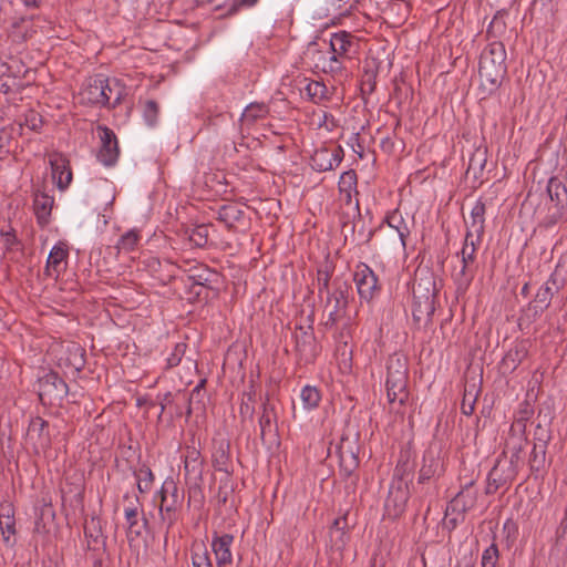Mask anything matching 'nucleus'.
<instances>
[{"mask_svg":"<svg viewBox=\"0 0 567 567\" xmlns=\"http://www.w3.org/2000/svg\"><path fill=\"white\" fill-rule=\"evenodd\" d=\"M480 76L483 86L494 92L507 74L506 50L501 41H494L483 50L480 58Z\"/></svg>","mask_w":567,"mask_h":567,"instance_id":"1","label":"nucleus"},{"mask_svg":"<svg viewBox=\"0 0 567 567\" xmlns=\"http://www.w3.org/2000/svg\"><path fill=\"white\" fill-rule=\"evenodd\" d=\"M386 370L385 388L391 410L403 414L404 412L401 408L405 405L410 396L408 390V364L405 359L399 355L390 357Z\"/></svg>","mask_w":567,"mask_h":567,"instance_id":"2","label":"nucleus"},{"mask_svg":"<svg viewBox=\"0 0 567 567\" xmlns=\"http://www.w3.org/2000/svg\"><path fill=\"white\" fill-rule=\"evenodd\" d=\"M436 286L431 277L420 279L413 285L412 316L414 322L427 327L435 311Z\"/></svg>","mask_w":567,"mask_h":567,"instance_id":"3","label":"nucleus"},{"mask_svg":"<svg viewBox=\"0 0 567 567\" xmlns=\"http://www.w3.org/2000/svg\"><path fill=\"white\" fill-rule=\"evenodd\" d=\"M563 280L558 279L557 269L538 288L534 299L528 303L519 318V324L523 322L532 323L550 306L554 296L563 288Z\"/></svg>","mask_w":567,"mask_h":567,"instance_id":"4","label":"nucleus"},{"mask_svg":"<svg viewBox=\"0 0 567 567\" xmlns=\"http://www.w3.org/2000/svg\"><path fill=\"white\" fill-rule=\"evenodd\" d=\"M546 192L549 203L543 223L546 227H553L567 219V188L559 178L551 177L547 183Z\"/></svg>","mask_w":567,"mask_h":567,"instance_id":"5","label":"nucleus"},{"mask_svg":"<svg viewBox=\"0 0 567 567\" xmlns=\"http://www.w3.org/2000/svg\"><path fill=\"white\" fill-rule=\"evenodd\" d=\"M159 515L164 523L167 524V530L176 523V511L182 505L183 494L179 493L176 482L172 477H167L161 488Z\"/></svg>","mask_w":567,"mask_h":567,"instance_id":"6","label":"nucleus"},{"mask_svg":"<svg viewBox=\"0 0 567 567\" xmlns=\"http://www.w3.org/2000/svg\"><path fill=\"white\" fill-rule=\"evenodd\" d=\"M358 50V39L347 31L333 33L328 43V53L338 60L344 74H347V63L352 61Z\"/></svg>","mask_w":567,"mask_h":567,"instance_id":"7","label":"nucleus"},{"mask_svg":"<svg viewBox=\"0 0 567 567\" xmlns=\"http://www.w3.org/2000/svg\"><path fill=\"white\" fill-rule=\"evenodd\" d=\"M68 392V384L54 371H50L39 379V398L43 404H61Z\"/></svg>","mask_w":567,"mask_h":567,"instance_id":"8","label":"nucleus"},{"mask_svg":"<svg viewBox=\"0 0 567 567\" xmlns=\"http://www.w3.org/2000/svg\"><path fill=\"white\" fill-rule=\"evenodd\" d=\"M353 279L360 298L365 301L372 300L381 289L377 275L367 264L357 266Z\"/></svg>","mask_w":567,"mask_h":567,"instance_id":"9","label":"nucleus"},{"mask_svg":"<svg viewBox=\"0 0 567 567\" xmlns=\"http://www.w3.org/2000/svg\"><path fill=\"white\" fill-rule=\"evenodd\" d=\"M96 131L101 141L97 159L105 166H113L120 156L117 137L111 128L104 125H99Z\"/></svg>","mask_w":567,"mask_h":567,"instance_id":"10","label":"nucleus"},{"mask_svg":"<svg viewBox=\"0 0 567 567\" xmlns=\"http://www.w3.org/2000/svg\"><path fill=\"white\" fill-rule=\"evenodd\" d=\"M515 468L508 464L505 454L503 453L497 460L495 465L488 473L486 493L493 494L499 487L512 483L516 477Z\"/></svg>","mask_w":567,"mask_h":567,"instance_id":"11","label":"nucleus"},{"mask_svg":"<svg viewBox=\"0 0 567 567\" xmlns=\"http://www.w3.org/2000/svg\"><path fill=\"white\" fill-rule=\"evenodd\" d=\"M307 56H310L313 66L323 73L332 74L339 79L347 76V74L342 72V66L339 64L338 60L328 53V48L321 49L318 47V43L311 42L308 48Z\"/></svg>","mask_w":567,"mask_h":567,"instance_id":"12","label":"nucleus"},{"mask_svg":"<svg viewBox=\"0 0 567 567\" xmlns=\"http://www.w3.org/2000/svg\"><path fill=\"white\" fill-rule=\"evenodd\" d=\"M474 481L466 482L462 489L452 498L445 509V515L450 516L457 514V516L465 517V513L472 509L477 499V492L473 488Z\"/></svg>","mask_w":567,"mask_h":567,"instance_id":"13","label":"nucleus"},{"mask_svg":"<svg viewBox=\"0 0 567 567\" xmlns=\"http://www.w3.org/2000/svg\"><path fill=\"white\" fill-rule=\"evenodd\" d=\"M326 309L329 311L326 326L336 324L346 313L348 307V286L338 285L331 293L327 296Z\"/></svg>","mask_w":567,"mask_h":567,"instance_id":"14","label":"nucleus"},{"mask_svg":"<svg viewBox=\"0 0 567 567\" xmlns=\"http://www.w3.org/2000/svg\"><path fill=\"white\" fill-rule=\"evenodd\" d=\"M350 527L348 514H344L343 516L336 518L330 528V546L332 555H334L338 560L342 559L343 550L350 539Z\"/></svg>","mask_w":567,"mask_h":567,"instance_id":"15","label":"nucleus"},{"mask_svg":"<svg viewBox=\"0 0 567 567\" xmlns=\"http://www.w3.org/2000/svg\"><path fill=\"white\" fill-rule=\"evenodd\" d=\"M106 78L102 75H95L89 78L80 92L82 103L95 104V105H107V97L105 95Z\"/></svg>","mask_w":567,"mask_h":567,"instance_id":"16","label":"nucleus"},{"mask_svg":"<svg viewBox=\"0 0 567 567\" xmlns=\"http://www.w3.org/2000/svg\"><path fill=\"white\" fill-rule=\"evenodd\" d=\"M379 230H386L394 245H399L402 249L406 247V237L410 234L409 227L404 221L402 215L394 210L386 215Z\"/></svg>","mask_w":567,"mask_h":567,"instance_id":"17","label":"nucleus"},{"mask_svg":"<svg viewBox=\"0 0 567 567\" xmlns=\"http://www.w3.org/2000/svg\"><path fill=\"white\" fill-rule=\"evenodd\" d=\"M52 178L60 190H65L72 182L70 161L59 152L49 154Z\"/></svg>","mask_w":567,"mask_h":567,"instance_id":"18","label":"nucleus"},{"mask_svg":"<svg viewBox=\"0 0 567 567\" xmlns=\"http://www.w3.org/2000/svg\"><path fill=\"white\" fill-rule=\"evenodd\" d=\"M14 507L11 503L4 502L0 505V534L6 547H13L17 543V524Z\"/></svg>","mask_w":567,"mask_h":567,"instance_id":"19","label":"nucleus"},{"mask_svg":"<svg viewBox=\"0 0 567 567\" xmlns=\"http://www.w3.org/2000/svg\"><path fill=\"white\" fill-rule=\"evenodd\" d=\"M343 158V151L340 146L316 150L311 156V167L317 172H327L337 167Z\"/></svg>","mask_w":567,"mask_h":567,"instance_id":"20","label":"nucleus"},{"mask_svg":"<svg viewBox=\"0 0 567 567\" xmlns=\"http://www.w3.org/2000/svg\"><path fill=\"white\" fill-rule=\"evenodd\" d=\"M217 219L224 223L225 226L233 231H244L247 227L245 210L235 203L223 205L218 209Z\"/></svg>","mask_w":567,"mask_h":567,"instance_id":"21","label":"nucleus"},{"mask_svg":"<svg viewBox=\"0 0 567 567\" xmlns=\"http://www.w3.org/2000/svg\"><path fill=\"white\" fill-rule=\"evenodd\" d=\"M69 249L64 243L54 245L49 254L44 274L45 276L58 279L59 276L66 269Z\"/></svg>","mask_w":567,"mask_h":567,"instance_id":"22","label":"nucleus"},{"mask_svg":"<svg viewBox=\"0 0 567 567\" xmlns=\"http://www.w3.org/2000/svg\"><path fill=\"white\" fill-rule=\"evenodd\" d=\"M296 352L300 360L311 362L316 358V338L312 329L305 330L302 327L297 328L295 332Z\"/></svg>","mask_w":567,"mask_h":567,"instance_id":"23","label":"nucleus"},{"mask_svg":"<svg viewBox=\"0 0 567 567\" xmlns=\"http://www.w3.org/2000/svg\"><path fill=\"white\" fill-rule=\"evenodd\" d=\"M54 206V197L41 189L33 192V212L38 223L47 226L50 223L51 213Z\"/></svg>","mask_w":567,"mask_h":567,"instance_id":"24","label":"nucleus"},{"mask_svg":"<svg viewBox=\"0 0 567 567\" xmlns=\"http://www.w3.org/2000/svg\"><path fill=\"white\" fill-rule=\"evenodd\" d=\"M204 461L199 451L194 446L186 447L184 460L185 481H202L203 480Z\"/></svg>","mask_w":567,"mask_h":567,"instance_id":"25","label":"nucleus"},{"mask_svg":"<svg viewBox=\"0 0 567 567\" xmlns=\"http://www.w3.org/2000/svg\"><path fill=\"white\" fill-rule=\"evenodd\" d=\"M234 542V536L224 534L215 537L212 542V548L215 554L216 564L218 567H225L233 561L230 546Z\"/></svg>","mask_w":567,"mask_h":567,"instance_id":"26","label":"nucleus"},{"mask_svg":"<svg viewBox=\"0 0 567 567\" xmlns=\"http://www.w3.org/2000/svg\"><path fill=\"white\" fill-rule=\"evenodd\" d=\"M339 457H340V473L351 480V484L355 485L358 482V475H355V471L359 466V458L352 451V449H346L344 445H341L339 449Z\"/></svg>","mask_w":567,"mask_h":567,"instance_id":"27","label":"nucleus"},{"mask_svg":"<svg viewBox=\"0 0 567 567\" xmlns=\"http://www.w3.org/2000/svg\"><path fill=\"white\" fill-rule=\"evenodd\" d=\"M276 419L275 408L269 404V399L266 398L262 402V412L259 417L260 439L262 442H265L267 437H274L276 435Z\"/></svg>","mask_w":567,"mask_h":567,"instance_id":"28","label":"nucleus"},{"mask_svg":"<svg viewBox=\"0 0 567 567\" xmlns=\"http://www.w3.org/2000/svg\"><path fill=\"white\" fill-rule=\"evenodd\" d=\"M443 467V462L439 454L429 450L423 455V463L419 472V483L423 484L434 477Z\"/></svg>","mask_w":567,"mask_h":567,"instance_id":"29","label":"nucleus"},{"mask_svg":"<svg viewBox=\"0 0 567 567\" xmlns=\"http://www.w3.org/2000/svg\"><path fill=\"white\" fill-rule=\"evenodd\" d=\"M84 536L87 540L90 550H100L105 546V537L103 536L101 523L99 518L91 517L84 524Z\"/></svg>","mask_w":567,"mask_h":567,"instance_id":"30","label":"nucleus"},{"mask_svg":"<svg viewBox=\"0 0 567 567\" xmlns=\"http://www.w3.org/2000/svg\"><path fill=\"white\" fill-rule=\"evenodd\" d=\"M549 437L547 435L537 436L529 455L528 464L532 472H539L545 468L546 450Z\"/></svg>","mask_w":567,"mask_h":567,"instance_id":"31","label":"nucleus"},{"mask_svg":"<svg viewBox=\"0 0 567 567\" xmlns=\"http://www.w3.org/2000/svg\"><path fill=\"white\" fill-rule=\"evenodd\" d=\"M406 501V492L400 485H392L389 489V494L385 499V508L389 512V514H392L393 516H399L404 511Z\"/></svg>","mask_w":567,"mask_h":567,"instance_id":"32","label":"nucleus"},{"mask_svg":"<svg viewBox=\"0 0 567 567\" xmlns=\"http://www.w3.org/2000/svg\"><path fill=\"white\" fill-rule=\"evenodd\" d=\"M534 414V406L527 401L519 403L518 410L515 413L514 422L511 425V433L525 436L526 423Z\"/></svg>","mask_w":567,"mask_h":567,"instance_id":"33","label":"nucleus"},{"mask_svg":"<svg viewBox=\"0 0 567 567\" xmlns=\"http://www.w3.org/2000/svg\"><path fill=\"white\" fill-rule=\"evenodd\" d=\"M28 435L30 439H35L41 446L50 445L49 423L40 416L31 419Z\"/></svg>","mask_w":567,"mask_h":567,"instance_id":"34","label":"nucleus"},{"mask_svg":"<svg viewBox=\"0 0 567 567\" xmlns=\"http://www.w3.org/2000/svg\"><path fill=\"white\" fill-rule=\"evenodd\" d=\"M124 516L127 524V538L132 542L142 535L144 528L147 526V519L144 518L142 523L138 522L137 507L125 508Z\"/></svg>","mask_w":567,"mask_h":567,"instance_id":"35","label":"nucleus"},{"mask_svg":"<svg viewBox=\"0 0 567 567\" xmlns=\"http://www.w3.org/2000/svg\"><path fill=\"white\" fill-rule=\"evenodd\" d=\"M485 212V204L482 200H477L471 212V223L467 230L475 231L477 237H482L484 234Z\"/></svg>","mask_w":567,"mask_h":567,"instance_id":"36","label":"nucleus"},{"mask_svg":"<svg viewBox=\"0 0 567 567\" xmlns=\"http://www.w3.org/2000/svg\"><path fill=\"white\" fill-rule=\"evenodd\" d=\"M528 350L524 341L516 343L504 357L503 364L508 369H516L527 357Z\"/></svg>","mask_w":567,"mask_h":567,"instance_id":"37","label":"nucleus"},{"mask_svg":"<svg viewBox=\"0 0 567 567\" xmlns=\"http://www.w3.org/2000/svg\"><path fill=\"white\" fill-rule=\"evenodd\" d=\"M134 477L136 478L137 489L141 494H146L153 488L155 475L147 465L143 464L135 470Z\"/></svg>","mask_w":567,"mask_h":567,"instance_id":"38","label":"nucleus"},{"mask_svg":"<svg viewBox=\"0 0 567 567\" xmlns=\"http://www.w3.org/2000/svg\"><path fill=\"white\" fill-rule=\"evenodd\" d=\"M476 268H470L466 265H461L452 271V278L457 286L458 290H466L472 284Z\"/></svg>","mask_w":567,"mask_h":567,"instance_id":"39","label":"nucleus"},{"mask_svg":"<svg viewBox=\"0 0 567 567\" xmlns=\"http://www.w3.org/2000/svg\"><path fill=\"white\" fill-rule=\"evenodd\" d=\"M105 95L107 97V105L115 107L125 95V89L116 79L106 78Z\"/></svg>","mask_w":567,"mask_h":567,"instance_id":"40","label":"nucleus"},{"mask_svg":"<svg viewBox=\"0 0 567 567\" xmlns=\"http://www.w3.org/2000/svg\"><path fill=\"white\" fill-rule=\"evenodd\" d=\"M140 240H141L140 233L135 229H131L120 237V239L114 248L117 250L118 254L120 252H130V251H133L137 247Z\"/></svg>","mask_w":567,"mask_h":567,"instance_id":"41","label":"nucleus"},{"mask_svg":"<svg viewBox=\"0 0 567 567\" xmlns=\"http://www.w3.org/2000/svg\"><path fill=\"white\" fill-rule=\"evenodd\" d=\"M307 96L315 103L329 99L328 87L319 81H309L305 87Z\"/></svg>","mask_w":567,"mask_h":567,"instance_id":"42","label":"nucleus"},{"mask_svg":"<svg viewBox=\"0 0 567 567\" xmlns=\"http://www.w3.org/2000/svg\"><path fill=\"white\" fill-rule=\"evenodd\" d=\"M300 398L305 409L313 410L318 408L321 394L320 391L316 386L306 385L300 393Z\"/></svg>","mask_w":567,"mask_h":567,"instance_id":"43","label":"nucleus"},{"mask_svg":"<svg viewBox=\"0 0 567 567\" xmlns=\"http://www.w3.org/2000/svg\"><path fill=\"white\" fill-rule=\"evenodd\" d=\"M481 241L482 237H477V234L473 230H467L460 255H465L468 259L471 257L476 259V251Z\"/></svg>","mask_w":567,"mask_h":567,"instance_id":"44","label":"nucleus"},{"mask_svg":"<svg viewBox=\"0 0 567 567\" xmlns=\"http://www.w3.org/2000/svg\"><path fill=\"white\" fill-rule=\"evenodd\" d=\"M209 227L208 225H197L188 231V239L196 247H205L208 243Z\"/></svg>","mask_w":567,"mask_h":567,"instance_id":"45","label":"nucleus"},{"mask_svg":"<svg viewBox=\"0 0 567 567\" xmlns=\"http://www.w3.org/2000/svg\"><path fill=\"white\" fill-rule=\"evenodd\" d=\"M268 113V109L265 104L252 103L245 109L243 113V121L252 124L258 118H264Z\"/></svg>","mask_w":567,"mask_h":567,"instance_id":"46","label":"nucleus"},{"mask_svg":"<svg viewBox=\"0 0 567 567\" xmlns=\"http://www.w3.org/2000/svg\"><path fill=\"white\" fill-rule=\"evenodd\" d=\"M358 176L355 171L349 169L343 172L339 179V192L352 190L358 195L357 190Z\"/></svg>","mask_w":567,"mask_h":567,"instance_id":"47","label":"nucleus"},{"mask_svg":"<svg viewBox=\"0 0 567 567\" xmlns=\"http://www.w3.org/2000/svg\"><path fill=\"white\" fill-rule=\"evenodd\" d=\"M0 243L6 251H12L18 246L19 241L16 230L10 225L0 229Z\"/></svg>","mask_w":567,"mask_h":567,"instance_id":"48","label":"nucleus"},{"mask_svg":"<svg viewBox=\"0 0 567 567\" xmlns=\"http://www.w3.org/2000/svg\"><path fill=\"white\" fill-rule=\"evenodd\" d=\"M186 348H187V344L184 342H178L174 346L172 352L166 358L165 370L175 368L181 363V361L186 352Z\"/></svg>","mask_w":567,"mask_h":567,"instance_id":"49","label":"nucleus"},{"mask_svg":"<svg viewBox=\"0 0 567 567\" xmlns=\"http://www.w3.org/2000/svg\"><path fill=\"white\" fill-rule=\"evenodd\" d=\"M158 115H159L158 103L154 100L146 101L143 106V117H144L145 122L150 126H153L157 123Z\"/></svg>","mask_w":567,"mask_h":567,"instance_id":"50","label":"nucleus"},{"mask_svg":"<svg viewBox=\"0 0 567 567\" xmlns=\"http://www.w3.org/2000/svg\"><path fill=\"white\" fill-rule=\"evenodd\" d=\"M229 456L223 444L213 454V465L216 471L228 472Z\"/></svg>","mask_w":567,"mask_h":567,"instance_id":"51","label":"nucleus"},{"mask_svg":"<svg viewBox=\"0 0 567 567\" xmlns=\"http://www.w3.org/2000/svg\"><path fill=\"white\" fill-rule=\"evenodd\" d=\"M499 558V551L496 544L489 545L482 555V567H496Z\"/></svg>","mask_w":567,"mask_h":567,"instance_id":"52","label":"nucleus"},{"mask_svg":"<svg viewBox=\"0 0 567 567\" xmlns=\"http://www.w3.org/2000/svg\"><path fill=\"white\" fill-rule=\"evenodd\" d=\"M486 164L485 152L477 150L470 158L467 173L473 172L474 176L484 169Z\"/></svg>","mask_w":567,"mask_h":567,"instance_id":"53","label":"nucleus"},{"mask_svg":"<svg viewBox=\"0 0 567 567\" xmlns=\"http://www.w3.org/2000/svg\"><path fill=\"white\" fill-rule=\"evenodd\" d=\"M507 16L506 10H498L496 14L494 16L492 22L489 23V27L487 29V33H497L501 35L506 30V23L504 21V17Z\"/></svg>","mask_w":567,"mask_h":567,"instance_id":"54","label":"nucleus"},{"mask_svg":"<svg viewBox=\"0 0 567 567\" xmlns=\"http://www.w3.org/2000/svg\"><path fill=\"white\" fill-rule=\"evenodd\" d=\"M254 412V393H245L239 408L240 416L243 420H252Z\"/></svg>","mask_w":567,"mask_h":567,"instance_id":"55","label":"nucleus"},{"mask_svg":"<svg viewBox=\"0 0 567 567\" xmlns=\"http://www.w3.org/2000/svg\"><path fill=\"white\" fill-rule=\"evenodd\" d=\"M477 393L475 391H468L465 388L463 400L461 403V411L464 415H472L475 410Z\"/></svg>","mask_w":567,"mask_h":567,"instance_id":"56","label":"nucleus"},{"mask_svg":"<svg viewBox=\"0 0 567 567\" xmlns=\"http://www.w3.org/2000/svg\"><path fill=\"white\" fill-rule=\"evenodd\" d=\"M259 0H236L234 1L227 11L219 16L220 19H226L236 16L241 8H251L257 4Z\"/></svg>","mask_w":567,"mask_h":567,"instance_id":"57","label":"nucleus"},{"mask_svg":"<svg viewBox=\"0 0 567 567\" xmlns=\"http://www.w3.org/2000/svg\"><path fill=\"white\" fill-rule=\"evenodd\" d=\"M377 74L374 71H364L361 79V91L363 94H372L377 86Z\"/></svg>","mask_w":567,"mask_h":567,"instance_id":"58","label":"nucleus"},{"mask_svg":"<svg viewBox=\"0 0 567 567\" xmlns=\"http://www.w3.org/2000/svg\"><path fill=\"white\" fill-rule=\"evenodd\" d=\"M202 481H190L188 484V503L192 501L202 503L204 499L203 489L200 486Z\"/></svg>","mask_w":567,"mask_h":567,"instance_id":"59","label":"nucleus"},{"mask_svg":"<svg viewBox=\"0 0 567 567\" xmlns=\"http://www.w3.org/2000/svg\"><path fill=\"white\" fill-rule=\"evenodd\" d=\"M24 125L31 131L39 132L43 125L42 116L34 111H30L25 115Z\"/></svg>","mask_w":567,"mask_h":567,"instance_id":"60","label":"nucleus"},{"mask_svg":"<svg viewBox=\"0 0 567 567\" xmlns=\"http://www.w3.org/2000/svg\"><path fill=\"white\" fill-rule=\"evenodd\" d=\"M71 354L73 355L71 361L72 367L76 371H81L85 365L84 350L80 346H73Z\"/></svg>","mask_w":567,"mask_h":567,"instance_id":"61","label":"nucleus"},{"mask_svg":"<svg viewBox=\"0 0 567 567\" xmlns=\"http://www.w3.org/2000/svg\"><path fill=\"white\" fill-rule=\"evenodd\" d=\"M331 275L327 270H318V292L319 296H322L324 292L327 296L331 293L329 291V282H330Z\"/></svg>","mask_w":567,"mask_h":567,"instance_id":"62","label":"nucleus"},{"mask_svg":"<svg viewBox=\"0 0 567 567\" xmlns=\"http://www.w3.org/2000/svg\"><path fill=\"white\" fill-rule=\"evenodd\" d=\"M205 384H206V380L205 379L200 380L199 383L192 390L188 399L186 400V402H187L186 415L187 416H190V414L193 412V400L195 398L200 396L202 390L204 389Z\"/></svg>","mask_w":567,"mask_h":567,"instance_id":"63","label":"nucleus"},{"mask_svg":"<svg viewBox=\"0 0 567 567\" xmlns=\"http://www.w3.org/2000/svg\"><path fill=\"white\" fill-rule=\"evenodd\" d=\"M157 400L159 402L161 411L158 419L162 417L163 413L166 411L168 406H173L174 404V395L172 392H166L163 395H158Z\"/></svg>","mask_w":567,"mask_h":567,"instance_id":"64","label":"nucleus"}]
</instances>
